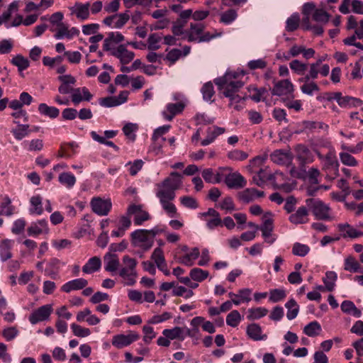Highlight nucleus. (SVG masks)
<instances>
[{
    "label": "nucleus",
    "mask_w": 363,
    "mask_h": 363,
    "mask_svg": "<svg viewBox=\"0 0 363 363\" xmlns=\"http://www.w3.org/2000/svg\"><path fill=\"white\" fill-rule=\"evenodd\" d=\"M58 180L60 183L68 189H71L76 183L74 175L70 172H62L60 174Z\"/></svg>",
    "instance_id": "obj_34"
},
{
    "label": "nucleus",
    "mask_w": 363,
    "mask_h": 363,
    "mask_svg": "<svg viewBox=\"0 0 363 363\" xmlns=\"http://www.w3.org/2000/svg\"><path fill=\"white\" fill-rule=\"evenodd\" d=\"M243 82L241 81H231L228 82L223 90V95L225 97L234 96L240 88L243 86Z\"/></svg>",
    "instance_id": "obj_31"
},
{
    "label": "nucleus",
    "mask_w": 363,
    "mask_h": 363,
    "mask_svg": "<svg viewBox=\"0 0 363 363\" xmlns=\"http://www.w3.org/2000/svg\"><path fill=\"white\" fill-rule=\"evenodd\" d=\"M138 130L137 124L127 123L123 128V131L126 137H128L132 141L135 140L136 135L135 132Z\"/></svg>",
    "instance_id": "obj_53"
},
{
    "label": "nucleus",
    "mask_w": 363,
    "mask_h": 363,
    "mask_svg": "<svg viewBox=\"0 0 363 363\" xmlns=\"http://www.w3.org/2000/svg\"><path fill=\"white\" fill-rule=\"evenodd\" d=\"M88 284L87 280L79 278L67 281L61 287V290L65 293H70L72 291L84 289Z\"/></svg>",
    "instance_id": "obj_17"
},
{
    "label": "nucleus",
    "mask_w": 363,
    "mask_h": 363,
    "mask_svg": "<svg viewBox=\"0 0 363 363\" xmlns=\"http://www.w3.org/2000/svg\"><path fill=\"white\" fill-rule=\"evenodd\" d=\"M250 98L255 102L264 101L268 96V91L266 88L258 89L257 87H250Z\"/></svg>",
    "instance_id": "obj_27"
},
{
    "label": "nucleus",
    "mask_w": 363,
    "mask_h": 363,
    "mask_svg": "<svg viewBox=\"0 0 363 363\" xmlns=\"http://www.w3.org/2000/svg\"><path fill=\"white\" fill-rule=\"evenodd\" d=\"M219 207L227 212H231L235 209L233 199L230 196L225 197L219 203Z\"/></svg>",
    "instance_id": "obj_64"
},
{
    "label": "nucleus",
    "mask_w": 363,
    "mask_h": 363,
    "mask_svg": "<svg viewBox=\"0 0 363 363\" xmlns=\"http://www.w3.org/2000/svg\"><path fill=\"white\" fill-rule=\"evenodd\" d=\"M241 320L240 313L234 310L231 311L226 317V323L231 327H236Z\"/></svg>",
    "instance_id": "obj_52"
},
{
    "label": "nucleus",
    "mask_w": 363,
    "mask_h": 363,
    "mask_svg": "<svg viewBox=\"0 0 363 363\" xmlns=\"http://www.w3.org/2000/svg\"><path fill=\"white\" fill-rule=\"evenodd\" d=\"M248 154L240 150H234L228 153V157L230 160L235 161H242L247 158Z\"/></svg>",
    "instance_id": "obj_59"
},
{
    "label": "nucleus",
    "mask_w": 363,
    "mask_h": 363,
    "mask_svg": "<svg viewBox=\"0 0 363 363\" xmlns=\"http://www.w3.org/2000/svg\"><path fill=\"white\" fill-rule=\"evenodd\" d=\"M92 97L93 95L85 86L75 88L71 95L72 101L74 105L79 104L82 101H89Z\"/></svg>",
    "instance_id": "obj_16"
},
{
    "label": "nucleus",
    "mask_w": 363,
    "mask_h": 363,
    "mask_svg": "<svg viewBox=\"0 0 363 363\" xmlns=\"http://www.w3.org/2000/svg\"><path fill=\"white\" fill-rule=\"evenodd\" d=\"M161 230L158 228L151 230L138 229L131 233L132 242L135 247L148 250L152 247L154 238Z\"/></svg>",
    "instance_id": "obj_2"
},
{
    "label": "nucleus",
    "mask_w": 363,
    "mask_h": 363,
    "mask_svg": "<svg viewBox=\"0 0 363 363\" xmlns=\"http://www.w3.org/2000/svg\"><path fill=\"white\" fill-rule=\"evenodd\" d=\"M185 330L184 328L174 327L172 329H164L162 335L172 340H179L183 341L184 340Z\"/></svg>",
    "instance_id": "obj_23"
},
{
    "label": "nucleus",
    "mask_w": 363,
    "mask_h": 363,
    "mask_svg": "<svg viewBox=\"0 0 363 363\" xmlns=\"http://www.w3.org/2000/svg\"><path fill=\"white\" fill-rule=\"evenodd\" d=\"M71 328L74 335L80 337H85L90 335L91 332L89 328H82L76 323L71 325Z\"/></svg>",
    "instance_id": "obj_56"
},
{
    "label": "nucleus",
    "mask_w": 363,
    "mask_h": 363,
    "mask_svg": "<svg viewBox=\"0 0 363 363\" xmlns=\"http://www.w3.org/2000/svg\"><path fill=\"white\" fill-rule=\"evenodd\" d=\"M120 262L116 255L108 252L104 256V269L109 272H115L118 269Z\"/></svg>",
    "instance_id": "obj_18"
},
{
    "label": "nucleus",
    "mask_w": 363,
    "mask_h": 363,
    "mask_svg": "<svg viewBox=\"0 0 363 363\" xmlns=\"http://www.w3.org/2000/svg\"><path fill=\"white\" fill-rule=\"evenodd\" d=\"M340 158L341 162L347 166L354 167L357 165L356 159L347 152L340 153Z\"/></svg>",
    "instance_id": "obj_63"
},
{
    "label": "nucleus",
    "mask_w": 363,
    "mask_h": 363,
    "mask_svg": "<svg viewBox=\"0 0 363 363\" xmlns=\"http://www.w3.org/2000/svg\"><path fill=\"white\" fill-rule=\"evenodd\" d=\"M286 294L283 289H273L269 293V301L272 303H277L283 300L286 297Z\"/></svg>",
    "instance_id": "obj_55"
},
{
    "label": "nucleus",
    "mask_w": 363,
    "mask_h": 363,
    "mask_svg": "<svg viewBox=\"0 0 363 363\" xmlns=\"http://www.w3.org/2000/svg\"><path fill=\"white\" fill-rule=\"evenodd\" d=\"M90 135L94 140L99 143L100 144H104L108 147H111L116 152L119 151V147L117 145H116L112 141L106 140L105 138L99 135L96 131H91L90 133Z\"/></svg>",
    "instance_id": "obj_50"
},
{
    "label": "nucleus",
    "mask_w": 363,
    "mask_h": 363,
    "mask_svg": "<svg viewBox=\"0 0 363 363\" xmlns=\"http://www.w3.org/2000/svg\"><path fill=\"white\" fill-rule=\"evenodd\" d=\"M255 188L246 189L244 191L239 192L238 196L240 201L247 203L255 199Z\"/></svg>",
    "instance_id": "obj_43"
},
{
    "label": "nucleus",
    "mask_w": 363,
    "mask_h": 363,
    "mask_svg": "<svg viewBox=\"0 0 363 363\" xmlns=\"http://www.w3.org/2000/svg\"><path fill=\"white\" fill-rule=\"evenodd\" d=\"M181 203L186 208L196 209L199 207L197 201L190 196L180 197Z\"/></svg>",
    "instance_id": "obj_57"
},
{
    "label": "nucleus",
    "mask_w": 363,
    "mask_h": 363,
    "mask_svg": "<svg viewBox=\"0 0 363 363\" xmlns=\"http://www.w3.org/2000/svg\"><path fill=\"white\" fill-rule=\"evenodd\" d=\"M101 267V259L97 257H94L87 262V263L82 267V271L84 273L91 274Z\"/></svg>",
    "instance_id": "obj_33"
},
{
    "label": "nucleus",
    "mask_w": 363,
    "mask_h": 363,
    "mask_svg": "<svg viewBox=\"0 0 363 363\" xmlns=\"http://www.w3.org/2000/svg\"><path fill=\"white\" fill-rule=\"evenodd\" d=\"M129 18L130 16L127 11L107 16L104 19L103 22L108 26L121 28L128 22Z\"/></svg>",
    "instance_id": "obj_11"
},
{
    "label": "nucleus",
    "mask_w": 363,
    "mask_h": 363,
    "mask_svg": "<svg viewBox=\"0 0 363 363\" xmlns=\"http://www.w3.org/2000/svg\"><path fill=\"white\" fill-rule=\"evenodd\" d=\"M172 32L176 36H181V39L182 40H187L189 42H194L197 40V38L192 35V33H189V30H184L174 23L172 28Z\"/></svg>",
    "instance_id": "obj_28"
},
{
    "label": "nucleus",
    "mask_w": 363,
    "mask_h": 363,
    "mask_svg": "<svg viewBox=\"0 0 363 363\" xmlns=\"http://www.w3.org/2000/svg\"><path fill=\"white\" fill-rule=\"evenodd\" d=\"M225 131V128L221 127L216 126L213 130L208 128L207 130V137L201 141V145L202 146L208 145L212 143L218 135L224 133Z\"/></svg>",
    "instance_id": "obj_22"
},
{
    "label": "nucleus",
    "mask_w": 363,
    "mask_h": 363,
    "mask_svg": "<svg viewBox=\"0 0 363 363\" xmlns=\"http://www.w3.org/2000/svg\"><path fill=\"white\" fill-rule=\"evenodd\" d=\"M45 226L44 220H38V222L33 223L28 228V234L29 235H38L43 232Z\"/></svg>",
    "instance_id": "obj_48"
},
{
    "label": "nucleus",
    "mask_w": 363,
    "mask_h": 363,
    "mask_svg": "<svg viewBox=\"0 0 363 363\" xmlns=\"http://www.w3.org/2000/svg\"><path fill=\"white\" fill-rule=\"evenodd\" d=\"M312 18L316 22L325 23L328 22L330 15L323 9H316L313 13Z\"/></svg>",
    "instance_id": "obj_51"
},
{
    "label": "nucleus",
    "mask_w": 363,
    "mask_h": 363,
    "mask_svg": "<svg viewBox=\"0 0 363 363\" xmlns=\"http://www.w3.org/2000/svg\"><path fill=\"white\" fill-rule=\"evenodd\" d=\"M337 228L343 238H355L363 235L362 232L358 231L348 223H340Z\"/></svg>",
    "instance_id": "obj_20"
},
{
    "label": "nucleus",
    "mask_w": 363,
    "mask_h": 363,
    "mask_svg": "<svg viewBox=\"0 0 363 363\" xmlns=\"http://www.w3.org/2000/svg\"><path fill=\"white\" fill-rule=\"evenodd\" d=\"M285 307L287 308V318L289 320L294 319L297 316L299 311V306L296 301L294 298H291L286 303Z\"/></svg>",
    "instance_id": "obj_35"
},
{
    "label": "nucleus",
    "mask_w": 363,
    "mask_h": 363,
    "mask_svg": "<svg viewBox=\"0 0 363 363\" xmlns=\"http://www.w3.org/2000/svg\"><path fill=\"white\" fill-rule=\"evenodd\" d=\"M184 107L185 104L182 101L175 104H168L167 106V110L169 113V115H165V118L168 121L172 120L174 116L183 111Z\"/></svg>",
    "instance_id": "obj_29"
},
{
    "label": "nucleus",
    "mask_w": 363,
    "mask_h": 363,
    "mask_svg": "<svg viewBox=\"0 0 363 363\" xmlns=\"http://www.w3.org/2000/svg\"><path fill=\"white\" fill-rule=\"evenodd\" d=\"M274 87L272 89V94L274 96H284L291 94L294 91V85L289 79H282L276 82L273 80Z\"/></svg>",
    "instance_id": "obj_9"
},
{
    "label": "nucleus",
    "mask_w": 363,
    "mask_h": 363,
    "mask_svg": "<svg viewBox=\"0 0 363 363\" xmlns=\"http://www.w3.org/2000/svg\"><path fill=\"white\" fill-rule=\"evenodd\" d=\"M129 216L134 215V223L135 225H140L143 222L150 219L148 212L143 210L142 205L131 204L127 210Z\"/></svg>",
    "instance_id": "obj_7"
},
{
    "label": "nucleus",
    "mask_w": 363,
    "mask_h": 363,
    "mask_svg": "<svg viewBox=\"0 0 363 363\" xmlns=\"http://www.w3.org/2000/svg\"><path fill=\"white\" fill-rule=\"evenodd\" d=\"M91 206L95 213L99 216H106L111 211L112 204L110 200L95 197L91 201Z\"/></svg>",
    "instance_id": "obj_8"
},
{
    "label": "nucleus",
    "mask_w": 363,
    "mask_h": 363,
    "mask_svg": "<svg viewBox=\"0 0 363 363\" xmlns=\"http://www.w3.org/2000/svg\"><path fill=\"white\" fill-rule=\"evenodd\" d=\"M225 183L229 189H240L244 187L247 182L238 172L230 173L225 178Z\"/></svg>",
    "instance_id": "obj_13"
},
{
    "label": "nucleus",
    "mask_w": 363,
    "mask_h": 363,
    "mask_svg": "<svg viewBox=\"0 0 363 363\" xmlns=\"http://www.w3.org/2000/svg\"><path fill=\"white\" fill-rule=\"evenodd\" d=\"M30 214L40 215L43 213L42 198L40 196H34L30 199Z\"/></svg>",
    "instance_id": "obj_32"
},
{
    "label": "nucleus",
    "mask_w": 363,
    "mask_h": 363,
    "mask_svg": "<svg viewBox=\"0 0 363 363\" xmlns=\"http://www.w3.org/2000/svg\"><path fill=\"white\" fill-rule=\"evenodd\" d=\"M182 184V176L177 172H172L169 176L164 179L161 184V187H168L176 191Z\"/></svg>",
    "instance_id": "obj_15"
},
{
    "label": "nucleus",
    "mask_w": 363,
    "mask_h": 363,
    "mask_svg": "<svg viewBox=\"0 0 363 363\" xmlns=\"http://www.w3.org/2000/svg\"><path fill=\"white\" fill-rule=\"evenodd\" d=\"M293 157V155L290 150H276L270 155L271 160L281 165H291Z\"/></svg>",
    "instance_id": "obj_10"
},
{
    "label": "nucleus",
    "mask_w": 363,
    "mask_h": 363,
    "mask_svg": "<svg viewBox=\"0 0 363 363\" xmlns=\"http://www.w3.org/2000/svg\"><path fill=\"white\" fill-rule=\"evenodd\" d=\"M14 209V206L11 205V199L8 196L4 197L0 205V215L11 216L13 214Z\"/></svg>",
    "instance_id": "obj_36"
},
{
    "label": "nucleus",
    "mask_w": 363,
    "mask_h": 363,
    "mask_svg": "<svg viewBox=\"0 0 363 363\" xmlns=\"http://www.w3.org/2000/svg\"><path fill=\"white\" fill-rule=\"evenodd\" d=\"M140 338V335L133 331H129L127 335L118 334L114 335L111 343L113 346L118 349H121L137 341Z\"/></svg>",
    "instance_id": "obj_4"
},
{
    "label": "nucleus",
    "mask_w": 363,
    "mask_h": 363,
    "mask_svg": "<svg viewBox=\"0 0 363 363\" xmlns=\"http://www.w3.org/2000/svg\"><path fill=\"white\" fill-rule=\"evenodd\" d=\"M303 130L300 131H296V133H299L303 132L304 130H314V129H323L327 128L328 125L322 122L318 121H304L302 122Z\"/></svg>",
    "instance_id": "obj_42"
},
{
    "label": "nucleus",
    "mask_w": 363,
    "mask_h": 363,
    "mask_svg": "<svg viewBox=\"0 0 363 363\" xmlns=\"http://www.w3.org/2000/svg\"><path fill=\"white\" fill-rule=\"evenodd\" d=\"M161 40V37L157 33H152L150 35L147 42L148 45L147 48L150 50H156L160 48L159 45L160 41Z\"/></svg>",
    "instance_id": "obj_54"
},
{
    "label": "nucleus",
    "mask_w": 363,
    "mask_h": 363,
    "mask_svg": "<svg viewBox=\"0 0 363 363\" xmlns=\"http://www.w3.org/2000/svg\"><path fill=\"white\" fill-rule=\"evenodd\" d=\"M362 104V101L361 99L350 96H345L342 97L339 106L343 108H350L352 106H359Z\"/></svg>",
    "instance_id": "obj_37"
},
{
    "label": "nucleus",
    "mask_w": 363,
    "mask_h": 363,
    "mask_svg": "<svg viewBox=\"0 0 363 363\" xmlns=\"http://www.w3.org/2000/svg\"><path fill=\"white\" fill-rule=\"evenodd\" d=\"M309 210L307 206H301L289 217V220L295 225L305 224L308 222Z\"/></svg>",
    "instance_id": "obj_12"
},
{
    "label": "nucleus",
    "mask_w": 363,
    "mask_h": 363,
    "mask_svg": "<svg viewBox=\"0 0 363 363\" xmlns=\"http://www.w3.org/2000/svg\"><path fill=\"white\" fill-rule=\"evenodd\" d=\"M119 275L125 281V284L128 286H133L136 282V270L123 267L119 272Z\"/></svg>",
    "instance_id": "obj_26"
},
{
    "label": "nucleus",
    "mask_w": 363,
    "mask_h": 363,
    "mask_svg": "<svg viewBox=\"0 0 363 363\" xmlns=\"http://www.w3.org/2000/svg\"><path fill=\"white\" fill-rule=\"evenodd\" d=\"M11 63L16 66L20 72L27 69L29 66L28 59L21 55H18L13 57Z\"/></svg>",
    "instance_id": "obj_47"
},
{
    "label": "nucleus",
    "mask_w": 363,
    "mask_h": 363,
    "mask_svg": "<svg viewBox=\"0 0 363 363\" xmlns=\"http://www.w3.org/2000/svg\"><path fill=\"white\" fill-rule=\"evenodd\" d=\"M156 196L160 199V203L171 201L176 196L175 191L168 187H162L156 193Z\"/></svg>",
    "instance_id": "obj_30"
},
{
    "label": "nucleus",
    "mask_w": 363,
    "mask_h": 363,
    "mask_svg": "<svg viewBox=\"0 0 363 363\" xmlns=\"http://www.w3.org/2000/svg\"><path fill=\"white\" fill-rule=\"evenodd\" d=\"M112 56L119 59L121 64L126 65L133 60L135 54L128 50L125 45H120L112 52Z\"/></svg>",
    "instance_id": "obj_14"
},
{
    "label": "nucleus",
    "mask_w": 363,
    "mask_h": 363,
    "mask_svg": "<svg viewBox=\"0 0 363 363\" xmlns=\"http://www.w3.org/2000/svg\"><path fill=\"white\" fill-rule=\"evenodd\" d=\"M268 310L265 308L257 307L248 309L247 318L249 320H256L265 316Z\"/></svg>",
    "instance_id": "obj_41"
},
{
    "label": "nucleus",
    "mask_w": 363,
    "mask_h": 363,
    "mask_svg": "<svg viewBox=\"0 0 363 363\" xmlns=\"http://www.w3.org/2000/svg\"><path fill=\"white\" fill-rule=\"evenodd\" d=\"M201 91L202 93L203 100L206 101H213L211 98L213 96L215 91L213 84L211 82L204 84Z\"/></svg>",
    "instance_id": "obj_45"
},
{
    "label": "nucleus",
    "mask_w": 363,
    "mask_h": 363,
    "mask_svg": "<svg viewBox=\"0 0 363 363\" xmlns=\"http://www.w3.org/2000/svg\"><path fill=\"white\" fill-rule=\"evenodd\" d=\"M63 18L64 14L61 11H57L52 13L48 19L49 25H47V28H48L50 30L55 32L64 24L62 23Z\"/></svg>",
    "instance_id": "obj_24"
},
{
    "label": "nucleus",
    "mask_w": 363,
    "mask_h": 363,
    "mask_svg": "<svg viewBox=\"0 0 363 363\" xmlns=\"http://www.w3.org/2000/svg\"><path fill=\"white\" fill-rule=\"evenodd\" d=\"M305 203L316 220L331 221L334 216L332 215L330 207L319 199H307Z\"/></svg>",
    "instance_id": "obj_1"
},
{
    "label": "nucleus",
    "mask_w": 363,
    "mask_h": 363,
    "mask_svg": "<svg viewBox=\"0 0 363 363\" xmlns=\"http://www.w3.org/2000/svg\"><path fill=\"white\" fill-rule=\"evenodd\" d=\"M359 262L352 257H348L345 261V269L346 271L358 272Z\"/></svg>",
    "instance_id": "obj_62"
},
{
    "label": "nucleus",
    "mask_w": 363,
    "mask_h": 363,
    "mask_svg": "<svg viewBox=\"0 0 363 363\" xmlns=\"http://www.w3.org/2000/svg\"><path fill=\"white\" fill-rule=\"evenodd\" d=\"M89 3L82 4L77 2L70 9L72 13L75 14L77 18L84 21L87 19L89 16Z\"/></svg>",
    "instance_id": "obj_19"
},
{
    "label": "nucleus",
    "mask_w": 363,
    "mask_h": 363,
    "mask_svg": "<svg viewBox=\"0 0 363 363\" xmlns=\"http://www.w3.org/2000/svg\"><path fill=\"white\" fill-rule=\"evenodd\" d=\"M237 17V13L233 9H229L221 14L220 22L225 24H230Z\"/></svg>",
    "instance_id": "obj_58"
},
{
    "label": "nucleus",
    "mask_w": 363,
    "mask_h": 363,
    "mask_svg": "<svg viewBox=\"0 0 363 363\" xmlns=\"http://www.w3.org/2000/svg\"><path fill=\"white\" fill-rule=\"evenodd\" d=\"M151 259L156 264L158 269L163 267L167 264L162 251H154L151 255Z\"/></svg>",
    "instance_id": "obj_60"
},
{
    "label": "nucleus",
    "mask_w": 363,
    "mask_h": 363,
    "mask_svg": "<svg viewBox=\"0 0 363 363\" xmlns=\"http://www.w3.org/2000/svg\"><path fill=\"white\" fill-rule=\"evenodd\" d=\"M272 213L270 211L266 212L262 217L263 223L259 229L262 233L264 240L268 243H272L274 238H272V232L273 230V220L272 218Z\"/></svg>",
    "instance_id": "obj_5"
},
{
    "label": "nucleus",
    "mask_w": 363,
    "mask_h": 363,
    "mask_svg": "<svg viewBox=\"0 0 363 363\" xmlns=\"http://www.w3.org/2000/svg\"><path fill=\"white\" fill-rule=\"evenodd\" d=\"M339 163L336 157L328 153L326 155L323 169L327 172V177H330V179H334L339 175Z\"/></svg>",
    "instance_id": "obj_6"
},
{
    "label": "nucleus",
    "mask_w": 363,
    "mask_h": 363,
    "mask_svg": "<svg viewBox=\"0 0 363 363\" xmlns=\"http://www.w3.org/2000/svg\"><path fill=\"white\" fill-rule=\"evenodd\" d=\"M199 251H187L185 254L177 255L178 262L186 266H191L196 259L199 257Z\"/></svg>",
    "instance_id": "obj_25"
},
{
    "label": "nucleus",
    "mask_w": 363,
    "mask_h": 363,
    "mask_svg": "<svg viewBox=\"0 0 363 363\" xmlns=\"http://www.w3.org/2000/svg\"><path fill=\"white\" fill-rule=\"evenodd\" d=\"M208 275L209 273L208 271L197 267L193 268L189 273L191 279L198 282L203 281Z\"/></svg>",
    "instance_id": "obj_38"
},
{
    "label": "nucleus",
    "mask_w": 363,
    "mask_h": 363,
    "mask_svg": "<svg viewBox=\"0 0 363 363\" xmlns=\"http://www.w3.org/2000/svg\"><path fill=\"white\" fill-rule=\"evenodd\" d=\"M28 125H18V127L13 130V134L17 140H21L25 138L28 133Z\"/></svg>",
    "instance_id": "obj_61"
},
{
    "label": "nucleus",
    "mask_w": 363,
    "mask_h": 363,
    "mask_svg": "<svg viewBox=\"0 0 363 363\" xmlns=\"http://www.w3.org/2000/svg\"><path fill=\"white\" fill-rule=\"evenodd\" d=\"M247 334L252 340L255 341L266 340L267 335L262 334V328L257 323H252L247 328Z\"/></svg>",
    "instance_id": "obj_21"
},
{
    "label": "nucleus",
    "mask_w": 363,
    "mask_h": 363,
    "mask_svg": "<svg viewBox=\"0 0 363 363\" xmlns=\"http://www.w3.org/2000/svg\"><path fill=\"white\" fill-rule=\"evenodd\" d=\"M289 67L297 74L303 75L307 69L308 65L294 60L289 63Z\"/></svg>",
    "instance_id": "obj_49"
},
{
    "label": "nucleus",
    "mask_w": 363,
    "mask_h": 363,
    "mask_svg": "<svg viewBox=\"0 0 363 363\" xmlns=\"http://www.w3.org/2000/svg\"><path fill=\"white\" fill-rule=\"evenodd\" d=\"M296 150L299 170L302 173H306V165L313 162L314 157L308 148L303 145H297Z\"/></svg>",
    "instance_id": "obj_3"
},
{
    "label": "nucleus",
    "mask_w": 363,
    "mask_h": 363,
    "mask_svg": "<svg viewBox=\"0 0 363 363\" xmlns=\"http://www.w3.org/2000/svg\"><path fill=\"white\" fill-rule=\"evenodd\" d=\"M44 320H45V306H42L34 311L29 317V320L32 324H36Z\"/></svg>",
    "instance_id": "obj_39"
},
{
    "label": "nucleus",
    "mask_w": 363,
    "mask_h": 363,
    "mask_svg": "<svg viewBox=\"0 0 363 363\" xmlns=\"http://www.w3.org/2000/svg\"><path fill=\"white\" fill-rule=\"evenodd\" d=\"M337 279V274L334 272H328L325 274V277L323 281L325 284V288L328 291H332L335 287V282Z\"/></svg>",
    "instance_id": "obj_44"
},
{
    "label": "nucleus",
    "mask_w": 363,
    "mask_h": 363,
    "mask_svg": "<svg viewBox=\"0 0 363 363\" xmlns=\"http://www.w3.org/2000/svg\"><path fill=\"white\" fill-rule=\"evenodd\" d=\"M321 331V326L317 321H313L304 327L303 333L309 337L318 335Z\"/></svg>",
    "instance_id": "obj_40"
},
{
    "label": "nucleus",
    "mask_w": 363,
    "mask_h": 363,
    "mask_svg": "<svg viewBox=\"0 0 363 363\" xmlns=\"http://www.w3.org/2000/svg\"><path fill=\"white\" fill-rule=\"evenodd\" d=\"M299 16L298 13H294L291 15L286 22V30L289 32H293L296 30L299 26Z\"/></svg>",
    "instance_id": "obj_46"
}]
</instances>
